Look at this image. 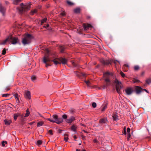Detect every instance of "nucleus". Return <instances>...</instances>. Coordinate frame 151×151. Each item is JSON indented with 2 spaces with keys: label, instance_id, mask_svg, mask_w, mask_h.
Masks as SVG:
<instances>
[{
  "label": "nucleus",
  "instance_id": "nucleus-25",
  "mask_svg": "<svg viewBox=\"0 0 151 151\" xmlns=\"http://www.w3.org/2000/svg\"><path fill=\"white\" fill-rule=\"evenodd\" d=\"M42 143V141L40 140H38V141H37L36 144L37 145L39 146L41 145Z\"/></svg>",
  "mask_w": 151,
  "mask_h": 151
},
{
  "label": "nucleus",
  "instance_id": "nucleus-10",
  "mask_svg": "<svg viewBox=\"0 0 151 151\" xmlns=\"http://www.w3.org/2000/svg\"><path fill=\"white\" fill-rule=\"evenodd\" d=\"M134 88L135 90L136 93L137 94L140 93L142 89V88L139 86H134Z\"/></svg>",
  "mask_w": 151,
  "mask_h": 151
},
{
  "label": "nucleus",
  "instance_id": "nucleus-18",
  "mask_svg": "<svg viewBox=\"0 0 151 151\" xmlns=\"http://www.w3.org/2000/svg\"><path fill=\"white\" fill-rule=\"evenodd\" d=\"M111 61L109 60H103V63L104 65H108L109 64L111 63Z\"/></svg>",
  "mask_w": 151,
  "mask_h": 151
},
{
  "label": "nucleus",
  "instance_id": "nucleus-3",
  "mask_svg": "<svg viewBox=\"0 0 151 151\" xmlns=\"http://www.w3.org/2000/svg\"><path fill=\"white\" fill-rule=\"evenodd\" d=\"M31 4L30 3L26 4L24 5L23 3L20 4V7H17V10L20 14L23 13V12H26L30 9Z\"/></svg>",
  "mask_w": 151,
  "mask_h": 151
},
{
  "label": "nucleus",
  "instance_id": "nucleus-45",
  "mask_svg": "<svg viewBox=\"0 0 151 151\" xmlns=\"http://www.w3.org/2000/svg\"><path fill=\"white\" fill-rule=\"evenodd\" d=\"M124 134H126V131L125 128H124Z\"/></svg>",
  "mask_w": 151,
  "mask_h": 151
},
{
  "label": "nucleus",
  "instance_id": "nucleus-41",
  "mask_svg": "<svg viewBox=\"0 0 151 151\" xmlns=\"http://www.w3.org/2000/svg\"><path fill=\"white\" fill-rule=\"evenodd\" d=\"M127 131L128 133H129L130 131V129L129 128H127Z\"/></svg>",
  "mask_w": 151,
  "mask_h": 151
},
{
  "label": "nucleus",
  "instance_id": "nucleus-33",
  "mask_svg": "<svg viewBox=\"0 0 151 151\" xmlns=\"http://www.w3.org/2000/svg\"><path fill=\"white\" fill-rule=\"evenodd\" d=\"M85 82L86 83V84L88 86H89V85L90 84V82L89 81H85Z\"/></svg>",
  "mask_w": 151,
  "mask_h": 151
},
{
  "label": "nucleus",
  "instance_id": "nucleus-47",
  "mask_svg": "<svg viewBox=\"0 0 151 151\" xmlns=\"http://www.w3.org/2000/svg\"><path fill=\"white\" fill-rule=\"evenodd\" d=\"M93 141L95 143H97L98 142L97 140L96 139H94Z\"/></svg>",
  "mask_w": 151,
  "mask_h": 151
},
{
  "label": "nucleus",
  "instance_id": "nucleus-62",
  "mask_svg": "<svg viewBox=\"0 0 151 151\" xmlns=\"http://www.w3.org/2000/svg\"><path fill=\"white\" fill-rule=\"evenodd\" d=\"M43 19H47V18H44Z\"/></svg>",
  "mask_w": 151,
  "mask_h": 151
},
{
  "label": "nucleus",
  "instance_id": "nucleus-23",
  "mask_svg": "<svg viewBox=\"0 0 151 151\" xmlns=\"http://www.w3.org/2000/svg\"><path fill=\"white\" fill-rule=\"evenodd\" d=\"M19 114H14V119L16 120H17V118L19 116Z\"/></svg>",
  "mask_w": 151,
  "mask_h": 151
},
{
  "label": "nucleus",
  "instance_id": "nucleus-16",
  "mask_svg": "<svg viewBox=\"0 0 151 151\" xmlns=\"http://www.w3.org/2000/svg\"><path fill=\"white\" fill-rule=\"evenodd\" d=\"M107 119H100L99 121L100 123L101 124H103L106 123Z\"/></svg>",
  "mask_w": 151,
  "mask_h": 151
},
{
  "label": "nucleus",
  "instance_id": "nucleus-59",
  "mask_svg": "<svg viewBox=\"0 0 151 151\" xmlns=\"http://www.w3.org/2000/svg\"><path fill=\"white\" fill-rule=\"evenodd\" d=\"M64 50V48H63V50H62V52H63V51Z\"/></svg>",
  "mask_w": 151,
  "mask_h": 151
},
{
  "label": "nucleus",
  "instance_id": "nucleus-31",
  "mask_svg": "<svg viewBox=\"0 0 151 151\" xmlns=\"http://www.w3.org/2000/svg\"><path fill=\"white\" fill-rule=\"evenodd\" d=\"M131 135L130 133H128L127 134V137L128 140H129V138L130 137Z\"/></svg>",
  "mask_w": 151,
  "mask_h": 151
},
{
  "label": "nucleus",
  "instance_id": "nucleus-4",
  "mask_svg": "<svg viewBox=\"0 0 151 151\" xmlns=\"http://www.w3.org/2000/svg\"><path fill=\"white\" fill-rule=\"evenodd\" d=\"M33 38L32 35L27 34L24 35L22 40V42L24 45L30 43Z\"/></svg>",
  "mask_w": 151,
  "mask_h": 151
},
{
  "label": "nucleus",
  "instance_id": "nucleus-1",
  "mask_svg": "<svg viewBox=\"0 0 151 151\" xmlns=\"http://www.w3.org/2000/svg\"><path fill=\"white\" fill-rule=\"evenodd\" d=\"M104 76L105 78V84H104L99 88V89L101 88L103 89H106L107 87L111 84V79H115V76L113 73H110L109 72H106L104 74Z\"/></svg>",
  "mask_w": 151,
  "mask_h": 151
},
{
  "label": "nucleus",
  "instance_id": "nucleus-22",
  "mask_svg": "<svg viewBox=\"0 0 151 151\" xmlns=\"http://www.w3.org/2000/svg\"><path fill=\"white\" fill-rule=\"evenodd\" d=\"M76 127L74 125H72L71 127V130L72 131L75 132L76 131Z\"/></svg>",
  "mask_w": 151,
  "mask_h": 151
},
{
  "label": "nucleus",
  "instance_id": "nucleus-34",
  "mask_svg": "<svg viewBox=\"0 0 151 151\" xmlns=\"http://www.w3.org/2000/svg\"><path fill=\"white\" fill-rule=\"evenodd\" d=\"M120 74L122 77L124 78L125 77V74H124L122 72H121L120 73Z\"/></svg>",
  "mask_w": 151,
  "mask_h": 151
},
{
  "label": "nucleus",
  "instance_id": "nucleus-43",
  "mask_svg": "<svg viewBox=\"0 0 151 151\" xmlns=\"http://www.w3.org/2000/svg\"><path fill=\"white\" fill-rule=\"evenodd\" d=\"M112 61L115 64H116V61L118 62L119 63H120L119 62V61H117V60H112Z\"/></svg>",
  "mask_w": 151,
  "mask_h": 151
},
{
  "label": "nucleus",
  "instance_id": "nucleus-39",
  "mask_svg": "<svg viewBox=\"0 0 151 151\" xmlns=\"http://www.w3.org/2000/svg\"><path fill=\"white\" fill-rule=\"evenodd\" d=\"M50 134L52 135V130H50L48 132Z\"/></svg>",
  "mask_w": 151,
  "mask_h": 151
},
{
  "label": "nucleus",
  "instance_id": "nucleus-27",
  "mask_svg": "<svg viewBox=\"0 0 151 151\" xmlns=\"http://www.w3.org/2000/svg\"><path fill=\"white\" fill-rule=\"evenodd\" d=\"M36 79V77L35 76H33L31 77L32 80L33 81H35Z\"/></svg>",
  "mask_w": 151,
  "mask_h": 151
},
{
  "label": "nucleus",
  "instance_id": "nucleus-44",
  "mask_svg": "<svg viewBox=\"0 0 151 151\" xmlns=\"http://www.w3.org/2000/svg\"><path fill=\"white\" fill-rule=\"evenodd\" d=\"M139 80H133V82H134V83H136V82H139Z\"/></svg>",
  "mask_w": 151,
  "mask_h": 151
},
{
  "label": "nucleus",
  "instance_id": "nucleus-11",
  "mask_svg": "<svg viewBox=\"0 0 151 151\" xmlns=\"http://www.w3.org/2000/svg\"><path fill=\"white\" fill-rule=\"evenodd\" d=\"M6 8L2 5L0 4V12L3 16L5 15Z\"/></svg>",
  "mask_w": 151,
  "mask_h": 151
},
{
  "label": "nucleus",
  "instance_id": "nucleus-6",
  "mask_svg": "<svg viewBox=\"0 0 151 151\" xmlns=\"http://www.w3.org/2000/svg\"><path fill=\"white\" fill-rule=\"evenodd\" d=\"M18 39L17 37H13L12 35L9 36L5 40H4V42L2 44H5L8 41H10L12 44H16L18 42Z\"/></svg>",
  "mask_w": 151,
  "mask_h": 151
},
{
  "label": "nucleus",
  "instance_id": "nucleus-26",
  "mask_svg": "<svg viewBox=\"0 0 151 151\" xmlns=\"http://www.w3.org/2000/svg\"><path fill=\"white\" fill-rule=\"evenodd\" d=\"M107 106L106 104L104 106L102 107L101 110L102 111H104L107 108Z\"/></svg>",
  "mask_w": 151,
  "mask_h": 151
},
{
  "label": "nucleus",
  "instance_id": "nucleus-12",
  "mask_svg": "<svg viewBox=\"0 0 151 151\" xmlns=\"http://www.w3.org/2000/svg\"><path fill=\"white\" fill-rule=\"evenodd\" d=\"M58 60L61 61L62 63L63 64H65L67 63V60L65 58H58Z\"/></svg>",
  "mask_w": 151,
  "mask_h": 151
},
{
  "label": "nucleus",
  "instance_id": "nucleus-60",
  "mask_svg": "<svg viewBox=\"0 0 151 151\" xmlns=\"http://www.w3.org/2000/svg\"><path fill=\"white\" fill-rule=\"evenodd\" d=\"M82 151H86L85 150H82Z\"/></svg>",
  "mask_w": 151,
  "mask_h": 151
},
{
  "label": "nucleus",
  "instance_id": "nucleus-20",
  "mask_svg": "<svg viewBox=\"0 0 151 151\" xmlns=\"http://www.w3.org/2000/svg\"><path fill=\"white\" fill-rule=\"evenodd\" d=\"M21 0H14L13 3L15 5H17L19 3Z\"/></svg>",
  "mask_w": 151,
  "mask_h": 151
},
{
  "label": "nucleus",
  "instance_id": "nucleus-35",
  "mask_svg": "<svg viewBox=\"0 0 151 151\" xmlns=\"http://www.w3.org/2000/svg\"><path fill=\"white\" fill-rule=\"evenodd\" d=\"M5 143L6 144L7 142L6 141H3L2 142V145L3 147L5 146Z\"/></svg>",
  "mask_w": 151,
  "mask_h": 151
},
{
  "label": "nucleus",
  "instance_id": "nucleus-51",
  "mask_svg": "<svg viewBox=\"0 0 151 151\" xmlns=\"http://www.w3.org/2000/svg\"><path fill=\"white\" fill-rule=\"evenodd\" d=\"M91 17L90 16H88L87 17V18L88 19L91 18Z\"/></svg>",
  "mask_w": 151,
  "mask_h": 151
},
{
  "label": "nucleus",
  "instance_id": "nucleus-21",
  "mask_svg": "<svg viewBox=\"0 0 151 151\" xmlns=\"http://www.w3.org/2000/svg\"><path fill=\"white\" fill-rule=\"evenodd\" d=\"M37 9H34V10H33L31 11L30 12V14L31 15H33L34 14L36 13H37Z\"/></svg>",
  "mask_w": 151,
  "mask_h": 151
},
{
  "label": "nucleus",
  "instance_id": "nucleus-17",
  "mask_svg": "<svg viewBox=\"0 0 151 151\" xmlns=\"http://www.w3.org/2000/svg\"><path fill=\"white\" fill-rule=\"evenodd\" d=\"M14 96L15 98L16 99V100L18 102H19V95L17 93H15L14 94Z\"/></svg>",
  "mask_w": 151,
  "mask_h": 151
},
{
  "label": "nucleus",
  "instance_id": "nucleus-36",
  "mask_svg": "<svg viewBox=\"0 0 151 151\" xmlns=\"http://www.w3.org/2000/svg\"><path fill=\"white\" fill-rule=\"evenodd\" d=\"M92 106L93 107L95 108L96 106V103L93 102L92 103Z\"/></svg>",
  "mask_w": 151,
  "mask_h": 151
},
{
  "label": "nucleus",
  "instance_id": "nucleus-29",
  "mask_svg": "<svg viewBox=\"0 0 151 151\" xmlns=\"http://www.w3.org/2000/svg\"><path fill=\"white\" fill-rule=\"evenodd\" d=\"M67 3L70 6H72L73 4V3L70 1H67Z\"/></svg>",
  "mask_w": 151,
  "mask_h": 151
},
{
  "label": "nucleus",
  "instance_id": "nucleus-32",
  "mask_svg": "<svg viewBox=\"0 0 151 151\" xmlns=\"http://www.w3.org/2000/svg\"><path fill=\"white\" fill-rule=\"evenodd\" d=\"M146 82L148 84H149L150 83H151V79H148L146 81Z\"/></svg>",
  "mask_w": 151,
  "mask_h": 151
},
{
  "label": "nucleus",
  "instance_id": "nucleus-38",
  "mask_svg": "<svg viewBox=\"0 0 151 151\" xmlns=\"http://www.w3.org/2000/svg\"><path fill=\"white\" fill-rule=\"evenodd\" d=\"M6 53V50L5 49H4V50H3V51H2V55H4Z\"/></svg>",
  "mask_w": 151,
  "mask_h": 151
},
{
  "label": "nucleus",
  "instance_id": "nucleus-40",
  "mask_svg": "<svg viewBox=\"0 0 151 151\" xmlns=\"http://www.w3.org/2000/svg\"><path fill=\"white\" fill-rule=\"evenodd\" d=\"M68 137H65L64 138V140L65 141V142H67V141H68Z\"/></svg>",
  "mask_w": 151,
  "mask_h": 151
},
{
  "label": "nucleus",
  "instance_id": "nucleus-2",
  "mask_svg": "<svg viewBox=\"0 0 151 151\" xmlns=\"http://www.w3.org/2000/svg\"><path fill=\"white\" fill-rule=\"evenodd\" d=\"M46 51L47 54L45 55L43 58V62L46 64V67H47L48 66H50V65L47 63V62H50L51 61L53 62L54 63L57 65L58 64L60 63L58 61L56 60L55 58H53V59H51V57L49 54V51L48 49H46Z\"/></svg>",
  "mask_w": 151,
  "mask_h": 151
},
{
  "label": "nucleus",
  "instance_id": "nucleus-37",
  "mask_svg": "<svg viewBox=\"0 0 151 151\" xmlns=\"http://www.w3.org/2000/svg\"><path fill=\"white\" fill-rule=\"evenodd\" d=\"M134 69L135 70H137L139 69V66L137 65L135 66L134 67Z\"/></svg>",
  "mask_w": 151,
  "mask_h": 151
},
{
  "label": "nucleus",
  "instance_id": "nucleus-28",
  "mask_svg": "<svg viewBox=\"0 0 151 151\" xmlns=\"http://www.w3.org/2000/svg\"><path fill=\"white\" fill-rule=\"evenodd\" d=\"M43 124V123L42 122H39L37 123V126L38 127H40Z\"/></svg>",
  "mask_w": 151,
  "mask_h": 151
},
{
  "label": "nucleus",
  "instance_id": "nucleus-49",
  "mask_svg": "<svg viewBox=\"0 0 151 151\" xmlns=\"http://www.w3.org/2000/svg\"><path fill=\"white\" fill-rule=\"evenodd\" d=\"M42 7V6L41 5H39L38 7H37V8L38 9H40Z\"/></svg>",
  "mask_w": 151,
  "mask_h": 151
},
{
  "label": "nucleus",
  "instance_id": "nucleus-8",
  "mask_svg": "<svg viewBox=\"0 0 151 151\" xmlns=\"http://www.w3.org/2000/svg\"><path fill=\"white\" fill-rule=\"evenodd\" d=\"M62 118L65 119V121L68 123H70L72 122L75 119V117L73 116H71L68 119H67V116L66 114H64L62 116Z\"/></svg>",
  "mask_w": 151,
  "mask_h": 151
},
{
  "label": "nucleus",
  "instance_id": "nucleus-56",
  "mask_svg": "<svg viewBox=\"0 0 151 151\" xmlns=\"http://www.w3.org/2000/svg\"><path fill=\"white\" fill-rule=\"evenodd\" d=\"M76 151H80V150L78 149H77L76 150Z\"/></svg>",
  "mask_w": 151,
  "mask_h": 151
},
{
  "label": "nucleus",
  "instance_id": "nucleus-5",
  "mask_svg": "<svg viewBox=\"0 0 151 151\" xmlns=\"http://www.w3.org/2000/svg\"><path fill=\"white\" fill-rule=\"evenodd\" d=\"M47 119L52 122H55L57 124H60L63 122V119L61 118H58L56 115H53L50 118H48Z\"/></svg>",
  "mask_w": 151,
  "mask_h": 151
},
{
  "label": "nucleus",
  "instance_id": "nucleus-48",
  "mask_svg": "<svg viewBox=\"0 0 151 151\" xmlns=\"http://www.w3.org/2000/svg\"><path fill=\"white\" fill-rule=\"evenodd\" d=\"M142 90H143L145 91V92H147L148 93H149L148 91L146 89H142Z\"/></svg>",
  "mask_w": 151,
  "mask_h": 151
},
{
  "label": "nucleus",
  "instance_id": "nucleus-50",
  "mask_svg": "<svg viewBox=\"0 0 151 151\" xmlns=\"http://www.w3.org/2000/svg\"><path fill=\"white\" fill-rule=\"evenodd\" d=\"M8 95V94H4L3 95V96L6 97V96H7Z\"/></svg>",
  "mask_w": 151,
  "mask_h": 151
},
{
  "label": "nucleus",
  "instance_id": "nucleus-55",
  "mask_svg": "<svg viewBox=\"0 0 151 151\" xmlns=\"http://www.w3.org/2000/svg\"><path fill=\"white\" fill-rule=\"evenodd\" d=\"M73 137H74V140H76V139H75L76 138V136H75H75H73Z\"/></svg>",
  "mask_w": 151,
  "mask_h": 151
},
{
  "label": "nucleus",
  "instance_id": "nucleus-24",
  "mask_svg": "<svg viewBox=\"0 0 151 151\" xmlns=\"http://www.w3.org/2000/svg\"><path fill=\"white\" fill-rule=\"evenodd\" d=\"M29 112L28 110L27 109L26 110V113L25 114L24 117H27L29 115Z\"/></svg>",
  "mask_w": 151,
  "mask_h": 151
},
{
  "label": "nucleus",
  "instance_id": "nucleus-13",
  "mask_svg": "<svg viewBox=\"0 0 151 151\" xmlns=\"http://www.w3.org/2000/svg\"><path fill=\"white\" fill-rule=\"evenodd\" d=\"M25 97L27 99H31L30 93L29 91H26L25 93Z\"/></svg>",
  "mask_w": 151,
  "mask_h": 151
},
{
  "label": "nucleus",
  "instance_id": "nucleus-61",
  "mask_svg": "<svg viewBox=\"0 0 151 151\" xmlns=\"http://www.w3.org/2000/svg\"><path fill=\"white\" fill-rule=\"evenodd\" d=\"M73 65H74V63H73Z\"/></svg>",
  "mask_w": 151,
  "mask_h": 151
},
{
  "label": "nucleus",
  "instance_id": "nucleus-63",
  "mask_svg": "<svg viewBox=\"0 0 151 151\" xmlns=\"http://www.w3.org/2000/svg\"><path fill=\"white\" fill-rule=\"evenodd\" d=\"M45 0H42V1H45Z\"/></svg>",
  "mask_w": 151,
  "mask_h": 151
},
{
  "label": "nucleus",
  "instance_id": "nucleus-14",
  "mask_svg": "<svg viewBox=\"0 0 151 151\" xmlns=\"http://www.w3.org/2000/svg\"><path fill=\"white\" fill-rule=\"evenodd\" d=\"M91 25L89 24H84V28L85 30H87L89 29H91Z\"/></svg>",
  "mask_w": 151,
  "mask_h": 151
},
{
  "label": "nucleus",
  "instance_id": "nucleus-7",
  "mask_svg": "<svg viewBox=\"0 0 151 151\" xmlns=\"http://www.w3.org/2000/svg\"><path fill=\"white\" fill-rule=\"evenodd\" d=\"M114 83L116 86V91L118 93H120V89L122 88V84L121 82L115 79L114 81Z\"/></svg>",
  "mask_w": 151,
  "mask_h": 151
},
{
  "label": "nucleus",
  "instance_id": "nucleus-46",
  "mask_svg": "<svg viewBox=\"0 0 151 151\" xmlns=\"http://www.w3.org/2000/svg\"><path fill=\"white\" fill-rule=\"evenodd\" d=\"M48 27H49V24H47V25H46L44 26V27L45 28H47Z\"/></svg>",
  "mask_w": 151,
  "mask_h": 151
},
{
  "label": "nucleus",
  "instance_id": "nucleus-19",
  "mask_svg": "<svg viewBox=\"0 0 151 151\" xmlns=\"http://www.w3.org/2000/svg\"><path fill=\"white\" fill-rule=\"evenodd\" d=\"M80 9L79 8H76L74 10V12L76 13H79L80 12Z\"/></svg>",
  "mask_w": 151,
  "mask_h": 151
},
{
  "label": "nucleus",
  "instance_id": "nucleus-9",
  "mask_svg": "<svg viewBox=\"0 0 151 151\" xmlns=\"http://www.w3.org/2000/svg\"><path fill=\"white\" fill-rule=\"evenodd\" d=\"M125 91L127 95H130L134 91V89L132 87H128L125 90Z\"/></svg>",
  "mask_w": 151,
  "mask_h": 151
},
{
  "label": "nucleus",
  "instance_id": "nucleus-30",
  "mask_svg": "<svg viewBox=\"0 0 151 151\" xmlns=\"http://www.w3.org/2000/svg\"><path fill=\"white\" fill-rule=\"evenodd\" d=\"M113 117L114 120H116L118 119V116L116 115H114L113 116Z\"/></svg>",
  "mask_w": 151,
  "mask_h": 151
},
{
  "label": "nucleus",
  "instance_id": "nucleus-52",
  "mask_svg": "<svg viewBox=\"0 0 151 151\" xmlns=\"http://www.w3.org/2000/svg\"><path fill=\"white\" fill-rule=\"evenodd\" d=\"M124 67H129V66L128 65H124Z\"/></svg>",
  "mask_w": 151,
  "mask_h": 151
},
{
  "label": "nucleus",
  "instance_id": "nucleus-58",
  "mask_svg": "<svg viewBox=\"0 0 151 151\" xmlns=\"http://www.w3.org/2000/svg\"><path fill=\"white\" fill-rule=\"evenodd\" d=\"M47 19H42L43 20V22H45L46 21V20Z\"/></svg>",
  "mask_w": 151,
  "mask_h": 151
},
{
  "label": "nucleus",
  "instance_id": "nucleus-15",
  "mask_svg": "<svg viewBox=\"0 0 151 151\" xmlns=\"http://www.w3.org/2000/svg\"><path fill=\"white\" fill-rule=\"evenodd\" d=\"M5 124L6 125H9L12 122L11 120L7 119H5L4 120Z\"/></svg>",
  "mask_w": 151,
  "mask_h": 151
},
{
  "label": "nucleus",
  "instance_id": "nucleus-42",
  "mask_svg": "<svg viewBox=\"0 0 151 151\" xmlns=\"http://www.w3.org/2000/svg\"><path fill=\"white\" fill-rule=\"evenodd\" d=\"M61 15L62 16H64L65 15V14L64 12H61L60 13Z\"/></svg>",
  "mask_w": 151,
  "mask_h": 151
},
{
  "label": "nucleus",
  "instance_id": "nucleus-57",
  "mask_svg": "<svg viewBox=\"0 0 151 151\" xmlns=\"http://www.w3.org/2000/svg\"><path fill=\"white\" fill-rule=\"evenodd\" d=\"M5 3L6 4H7L8 3V2L7 1H5Z\"/></svg>",
  "mask_w": 151,
  "mask_h": 151
},
{
  "label": "nucleus",
  "instance_id": "nucleus-53",
  "mask_svg": "<svg viewBox=\"0 0 151 151\" xmlns=\"http://www.w3.org/2000/svg\"><path fill=\"white\" fill-rule=\"evenodd\" d=\"M34 123V122H30V123H29V124L30 125H32Z\"/></svg>",
  "mask_w": 151,
  "mask_h": 151
},
{
  "label": "nucleus",
  "instance_id": "nucleus-54",
  "mask_svg": "<svg viewBox=\"0 0 151 151\" xmlns=\"http://www.w3.org/2000/svg\"><path fill=\"white\" fill-rule=\"evenodd\" d=\"M4 42V41H3L2 42H0V45H5V44H2Z\"/></svg>",
  "mask_w": 151,
  "mask_h": 151
},
{
  "label": "nucleus",
  "instance_id": "nucleus-64",
  "mask_svg": "<svg viewBox=\"0 0 151 151\" xmlns=\"http://www.w3.org/2000/svg\"><path fill=\"white\" fill-rule=\"evenodd\" d=\"M9 90V89H7V90H8H8Z\"/></svg>",
  "mask_w": 151,
  "mask_h": 151
}]
</instances>
